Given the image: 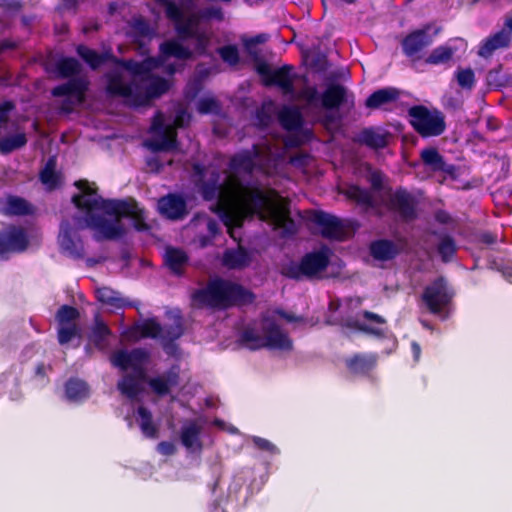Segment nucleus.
<instances>
[{"mask_svg":"<svg viewBox=\"0 0 512 512\" xmlns=\"http://www.w3.org/2000/svg\"><path fill=\"white\" fill-rule=\"evenodd\" d=\"M219 104L216 99L205 97L199 100L197 110L200 114H209L218 109Z\"/></svg>","mask_w":512,"mask_h":512,"instance_id":"nucleus-61","label":"nucleus"},{"mask_svg":"<svg viewBox=\"0 0 512 512\" xmlns=\"http://www.w3.org/2000/svg\"><path fill=\"white\" fill-rule=\"evenodd\" d=\"M281 126L287 130H299L303 125V116L296 107H284L278 114Z\"/></svg>","mask_w":512,"mask_h":512,"instance_id":"nucleus-39","label":"nucleus"},{"mask_svg":"<svg viewBox=\"0 0 512 512\" xmlns=\"http://www.w3.org/2000/svg\"><path fill=\"white\" fill-rule=\"evenodd\" d=\"M400 97L399 89L385 87L374 91L365 100V106L369 109H378L383 105L396 102Z\"/></svg>","mask_w":512,"mask_h":512,"instance_id":"nucleus-32","label":"nucleus"},{"mask_svg":"<svg viewBox=\"0 0 512 512\" xmlns=\"http://www.w3.org/2000/svg\"><path fill=\"white\" fill-rule=\"evenodd\" d=\"M269 40V35L266 33H260L253 37L243 39V46L247 54L250 56L254 63L255 71L258 73V66L260 63H267L262 55L261 50L258 47L259 44H263Z\"/></svg>","mask_w":512,"mask_h":512,"instance_id":"nucleus-36","label":"nucleus"},{"mask_svg":"<svg viewBox=\"0 0 512 512\" xmlns=\"http://www.w3.org/2000/svg\"><path fill=\"white\" fill-rule=\"evenodd\" d=\"M312 222L321 228V235L326 239L341 240L344 236V225L342 221L325 211H315Z\"/></svg>","mask_w":512,"mask_h":512,"instance_id":"nucleus-17","label":"nucleus"},{"mask_svg":"<svg viewBox=\"0 0 512 512\" xmlns=\"http://www.w3.org/2000/svg\"><path fill=\"white\" fill-rule=\"evenodd\" d=\"M2 212L10 216H24L31 213L30 204L23 198L10 195Z\"/></svg>","mask_w":512,"mask_h":512,"instance_id":"nucleus-47","label":"nucleus"},{"mask_svg":"<svg viewBox=\"0 0 512 512\" xmlns=\"http://www.w3.org/2000/svg\"><path fill=\"white\" fill-rule=\"evenodd\" d=\"M150 359V353L143 348H134L131 351L119 350L112 354L110 361L119 369L125 371L128 368L145 365Z\"/></svg>","mask_w":512,"mask_h":512,"instance_id":"nucleus-21","label":"nucleus"},{"mask_svg":"<svg viewBox=\"0 0 512 512\" xmlns=\"http://www.w3.org/2000/svg\"><path fill=\"white\" fill-rule=\"evenodd\" d=\"M164 7L166 18L174 24V29L178 35V40H185L186 34L182 33V29H187L190 33L199 31L197 29L200 20L199 12L184 17V11L173 0H161L160 2Z\"/></svg>","mask_w":512,"mask_h":512,"instance_id":"nucleus-10","label":"nucleus"},{"mask_svg":"<svg viewBox=\"0 0 512 512\" xmlns=\"http://www.w3.org/2000/svg\"><path fill=\"white\" fill-rule=\"evenodd\" d=\"M96 299L103 305L112 307L114 309H123L132 306L130 302L124 299L120 292L110 287H100L95 291Z\"/></svg>","mask_w":512,"mask_h":512,"instance_id":"nucleus-34","label":"nucleus"},{"mask_svg":"<svg viewBox=\"0 0 512 512\" xmlns=\"http://www.w3.org/2000/svg\"><path fill=\"white\" fill-rule=\"evenodd\" d=\"M89 89V81L85 77H73L65 83L55 86L51 90L54 97H73L77 104H82L86 99V93Z\"/></svg>","mask_w":512,"mask_h":512,"instance_id":"nucleus-19","label":"nucleus"},{"mask_svg":"<svg viewBox=\"0 0 512 512\" xmlns=\"http://www.w3.org/2000/svg\"><path fill=\"white\" fill-rule=\"evenodd\" d=\"M261 156V149L258 144H253L251 149H244L229 159L228 167L236 173L243 172L245 174H252L256 169V159Z\"/></svg>","mask_w":512,"mask_h":512,"instance_id":"nucleus-18","label":"nucleus"},{"mask_svg":"<svg viewBox=\"0 0 512 512\" xmlns=\"http://www.w3.org/2000/svg\"><path fill=\"white\" fill-rule=\"evenodd\" d=\"M56 165V158L54 156L49 157L39 174L40 181L49 189H55L60 184V176L56 172Z\"/></svg>","mask_w":512,"mask_h":512,"instance_id":"nucleus-46","label":"nucleus"},{"mask_svg":"<svg viewBox=\"0 0 512 512\" xmlns=\"http://www.w3.org/2000/svg\"><path fill=\"white\" fill-rule=\"evenodd\" d=\"M183 334L184 326L181 317L176 318L172 324L162 327L160 338L162 339L163 348L168 349L173 346L174 342Z\"/></svg>","mask_w":512,"mask_h":512,"instance_id":"nucleus-41","label":"nucleus"},{"mask_svg":"<svg viewBox=\"0 0 512 512\" xmlns=\"http://www.w3.org/2000/svg\"><path fill=\"white\" fill-rule=\"evenodd\" d=\"M194 303L216 310L242 308L254 303L256 295L243 285L222 277L208 280L206 286L191 294Z\"/></svg>","mask_w":512,"mask_h":512,"instance_id":"nucleus-2","label":"nucleus"},{"mask_svg":"<svg viewBox=\"0 0 512 512\" xmlns=\"http://www.w3.org/2000/svg\"><path fill=\"white\" fill-rule=\"evenodd\" d=\"M487 82L489 86H493L495 88H501L506 86L507 79L506 77L501 73V67L498 69L490 70L487 74Z\"/></svg>","mask_w":512,"mask_h":512,"instance_id":"nucleus-59","label":"nucleus"},{"mask_svg":"<svg viewBox=\"0 0 512 512\" xmlns=\"http://www.w3.org/2000/svg\"><path fill=\"white\" fill-rule=\"evenodd\" d=\"M189 257L180 248L168 247L165 252V264L176 276L184 274L183 267L188 263Z\"/></svg>","mask_w":512,"mask_h":512,"instance_id":"nucleus-35","label":"nucleus"},{"mask_svg":"<svg viewBox=\"0 0 512 512\" xmlns=\"http://www.w3.org/2000/svg\"><path fill=\"white\" fill-rule=\"evenodd\" d=\"M160 212L171 220H180L187 215V203L177 194H169L159 200Z\"/></svg>","mask_w":512,"mask_h":512,"instance_id":"nucleus-28","label":"nucleus"},{"mask_svg":"<svg viewBox=\"0 0 512 512\" xmlns=\"http://www.w3.org/2000/svg\"><path fill=\"white\" fill-rule=\"evenodd\" d=\"M454 51L450 46L441 45L431 51L425 59V63L430 65H439L449 62L453 57Z\"/></svg>","mask_w":512,"mask_h":512,"instance_id":"nucleus-50","label":"nucleus"},{"mask_svg":"<svg viewBox=\"0 0 512 512\" xmlns=\"http://www.w3.org/2000/svg\"><path fill=\"white\" fill-rule=\"evenodd\" d=\"M454 296L444 277L436 278L424 288L422 300L432 314H440L447 307Z\"/></svg>","mask_w":512,"mask_h":512,"instance_id":"nucleus-8","label":"nucleus"},{"mask_svg":"<svg viewBox=\"0 0 512 512\" xmlns=\"http://www.w3.org/2000/svg\"><path fill=\"white\" fill-rule=\"evenodd\" d=\"M65 394L71 401H82L89 396V386L81 379L70 378L65 383Z\"/></svg>","mask_w":512,"mask_h":512,"instance_id":"nucleus-42","label":"nucleus"},{"mask_svg":"<svg viewBox=\"0 0 512 512\" xmlns=\"http://www.w3.org/2000/svg\"><path fill=\"white\" fill-rule=\"evenodd\" d=\"M75 337H80V328L76 323L59 325L57 338L60 345L69 343Z\"/></svg>","mask_w":512,"mask_h":512,"instance_id":"nucleus-54","label":"nucleus"},{"mask_svg":"<svg viewBox=\"0 0 512 512\" xmlns=\"http://www.w3.org/2000/svg\"><path fill=\"white\" fill-rule=\"evenodd\" d=\"M251 262L248 250L242 246L236 249H227L222 258V264L228 269H243Z\"/></svg>","mask_w":512,"mask_h":512,"instance_id":"nucleus-33","label":"nucleus"},{"mask_svg":"<svg viewBox=\"0 0 512 512\" xmlns=\"http://www.w3.org/2000/svg\"><path fill=\"white\" fill-rule=\"evenodd\" d=\"M161 333V324L155 318H147L129 327L124 335L129 340L138 341L145 338H159Z\"/></svg>","mask_w":512,"mask_h":512,"instance_id":"nucleus-26","label":"nucleus"},{"mask_svg":"<svg viewBox=\"0 0 512 512\" xmlns=\"http://www.w3.org/2000/svg\"><path fill=\"white\" fill-rule=\"evenodd\" d=\"M181 32L186 34L185 40H195L194 49L192 50L184 46L178 39H168L159 45L160 55L164 59L173 57L178 60L186 61L193 59L195 55H207L210 37L206 32L199 30L195 33H190L185 28H183Z\"/></svg>","mask_w":512,"mask_h":512,"instance_id":"nucleus-6","label":"nucleus"},{"mask_svg":"<svg viewBox=\"0 0 512 512\" xmlns=\"http://www.w3.org/2000/svg\"><path fill=\"white\" fill-rule=\"evenodd\" d=\"M191 177L205 201L233 200L243 216L257 215L265 220L268 213L275 226L285 234L296 233V224L289 208L274 204V197L278 196L275 190L264 191L257 184H245L237 175H229L225 183H221L220 171L214 168L208 172L207 166L200 162L192 164Z\"/></svg>","mask_w":512,"mask_h":512,"instance_id":"nucleus-1","label":"nucleus"},{"mask_svg":"<svg viewBox=\"0 0 512 512\" xmlns=\"http://www.w3.org/2000/svg\"><path fill=\"white\" fill-rule=\"evenodd\" d=\"M27 144L26 134L21 132L0 138V152L7 155L15 150L21 149Z\"/></svg>","mask_w":512,"mask_h":512,"instance_id":"nucleus-49","label":"nucleus"},{"mask_svg":"<svg viewBox=\"0 0 512 512\" xmlns=\"http://www.w3.org/2000/svg\"><path fill=\"white\" fill-rule=\"evenodd\" d=\"M420 157L423 164L428 166L434 172H437L440 165L443 164L444 160V157L434 147L423 149L421 151Z\"/></svg>","mask_w":512,"mask_h":512,"instance_id":"nucleus-51","label":"nucleus"},{"mask_svg":"<svg viewBox=\"0 0 512 512\" xmlns=\"http://www.w3.org/2000/svg\"><path fill=\"white\" fill-rule=\"evenodd\" d=\"M280 274L288 279L299 281L304 276V272L302 270L301 261L296 263L294 261H290L286 264H283L280 268Z\"/></svg>","mask_w":512,"mask_h":512,"instance_id":"nucleus-56","label":"nucleus"},{"mask_svg":"<svg viewBox=\"0 0 512 512\" xmlns=\"http://www.w3.org/2000/svg\"><path fill=\"white\" fill-rule=\"evenodd\" d=\"M78 56L92 69L96 70L106 62L113 63L115 55L111 51L99 53L84 44L76 47Z\"/></svg>","mask_w":512,"mask_h":512,"instance_id":"nucleus-29","label":"nucleus"},{"mask_svg":"<svg viewBox=\"0 0 512 512\" xmlns=\"http://www.w3.org/2000/svg\"><path fill=\"white\" fill-rule=\"evenodd\" d=\"M344 326L347 328L355 329L368 335H373L378 338L385 337V331L382 328L373 327L365 323H361L356 319L349 318L345 321Z\"/></svg>","mask_w":512,"mask_h":512,"instance_id":"nucleus-53","label":"nucleus"},{"mask_svg":"<svg viewBox=\"0 0 512 512\" xmlns=\"http://www.w3.org/2000/svg\"><path fill=\"white\" fill-rule=\"evenodd\" d=\"M137 415L139 417V426L144 436L151 439L157 438L158 428L153 422L151 411L141 405L137 408Z\"/></svg>","mask_w":512,"mask_h":512,"instance_id":"nucleus-45","label":"nucleus"},{"mask_svg":"<svg viewBox=\"0 0 512 512\" xmlns=\"http://www.w3.org/2000/svg\"><path fill=\"white\" fill-rule=\"evenodd\" d=\"M238 344L251 351L265 348V335H261L256 328L247 326L240 333Z\"/></svg>","mask_w":512,"mask_h":512,"instance_id":"nucleus-37","label":"nucleus"},{"mask_svg":"<svg viewBox=\"0 0 512 512\" xmlns=\"http://www.w3.org/2000/svg\"><path fill=\"white\" fill-rule=\"evenodd\" d=\"M79 317V310L76 307L67 304L60 306L55 315V319L59 325H69L75 323Z\"/></svg>","mask_w":512,"mask_h":512,"instance_id":"nucleus-52","label":"nucleus"},{"mask_svg":"<svg viewBox=\"0 0 512 512\" xmlns=\"http://www.w3.org/2000/svg\"><path fill=\"white\" fill-rule=\"evenodd\" d=\"M391 133L381 127L363 128L355 138V142L374 150L388 146Z\"/></svg>","mask_w":512,"mask_h":512,"instance_id":"nucleus-24","label":"nucleus"},{"mask_svg":"<svg viewBox=\"0 0 512 512\" xmlns=\"http://www.w3.org/2000/svg\"><path fill=\"white\" fill-rule=\"evenodd\" d=\"M104 78L106 79L105 90L109 96L125 98L134 107L149 105L152 100L167 93L172 86L169 80L152 72L143 80L149 81L144 90H141L135 82L125 83L119 70L106 72Z\"/></svg>","mask_w":512,"mask_h":512,"instance_id":"nucleus-3","label":"nucleus"},{"mask_svg":"<svg viewBox=\"0 0 512 512\" xmlns=\"http://www.w3.org/2000/svg\"><path fill=\"white\" fill-rule=\"evenodd\" d=\"M58 243L62 253L79 260L84 257V244L69 220H63L60 224Z\"/></svg>","mask_w":512,"mask_h":512,"instance_id":"nucleus-14","label":"nucleus"},{"mask_svg":"<svg viewBox=\"0 0 512 512\" xmlns=\"http://www.w3.org/2000/svg\"><path fill=\"white\" fill-rule=\"evenodd\" d=\"M162 142L165 151L175 150L178 147L177 134L175 131L166 132L163 134Z\"/></svg>","mask_w":512,"mask_h":512,"instance_id":"nucleus-63","label":"nucleus"},{"mask_svg":"<svg viewBox=\"0 0 512 512\" xmlns=\"http://www.w3.org/2000/svg\"><path fill=\"white\" fill-rule=\"evenodd\" d=\"M431 29L430 24H425L420 29L411 31L402 39L401 47L406 57L420 58V54L433 43L434 36L430 33Z\"/></svg>","mask_w":512,"mask_h":512,"instance_id":"nucleus-12","label":"nucleus"},{"mask_svg":"<svg viewBox=\"0 0 512 512\" xmlns=\"http://www.w3.org/2000/svg\"><path fill=\"white\" fill-rule=\"evenodd\" d=\"M252 442L257 449L261 451H266L272 455L279 454L280 452L276 445H274L272 442L265 438L254 436L252 438Z\"/></svg>","mask_w":512,"mask_h":512,"instance_id":"nucleus-60","label":"nucleus"},{"mask_svg":"<svg viewBox=\"0 0 512 512\" xmlns=\"http://www.w3.org/2000/svg\"><path fill=\"white\" fill-rule=\"evenodd\" d=\"M113 64L127 70L131 75L141 77L143 81L150 73L161 65L158 58L147 57L142 61L123 59L115 56Z\"/></svg>","mask_w":512,"mask_h":512,"instance_id":"nucleus-23","label":"nucleus"},{"mask_svg":"<svg viewBox=\"0 0 512 512\" xmlns=\"http://www.w3.org/2000/svg\"><path fill=\"white\" fill-rule=\"evenodd\" d=\"M256 120H257V125L259 127L267 128L272 123V116L267 110H265L262 107L261 109H258L256 111Z\"/></svg>","mask_w":512,"mask_h":512,"instance_id":"nucleus-64","label":"nucleus"},{"mask_svg":"<svg viewBox=\"0 0 512 512\" xmlns=\"http://www.w3.org/2000/svg\"><path fill=\"white\" fill-rule=\"evenodd\" d=\"M95 211L84 212L86 227L95 231L94 239L96 241L117 240L126 234V229L120 222L108 220L101 215L95 214Z\"/></svg>","mask_w":512,"mask_h":512,"instance_id":"nucleus-9","label":"nucleus"},{"mask_svg":"<svg viewBox=\"0 0 512 512\" xmlns=\"http://www.w3.org/2000/svg\"><path fill=\"white\" fill-rule=\"evenodd\" d=\"M262 333L265 335V348L287 352L293 350L292 339L274 320H263Z\"/></svg>","mask_w":512,"mask_h":512,"instance_id":"nucleus-15","label":"nucleus"},{"mask_svg":"<svg viewBox=\"0 0 512 512\" xmlns=\"http://www.w3.org/2000/svg\"><path fill=\"white\" fill-rule=\"evenodd\" d=\"M388 206L399 214L401 219L412 221L417 218V201L415 197L403 187H398L390 196Z\"/></svg>","mask_w":512,"mask_h":512,"instance_id":"nucleus-16","label":"nucleus"},{"mask_svg":"<svg viewBox=\"0 0 512 512\" xmlns=\"http://www.w3.org/2000/svg\"><path fill=\"white\" fill-rule=\"evenodd\" d=\"M180 368L172 365L167 371L159 376L148 379L150 389L159 397L168 395L173 387L179 385Z\"/></svg>","mask_w":512,"mask_h":512,"instance_id":"nucleus-22","label":"nucleus"},{"mask_svg":"<svg viewBox=\"0 0 512 512\" xmlns=\"http://www.w3.org/2000/svg\"><path fill=\"white\" fill-rule=\"evenodd\" d=\"M199 17L202 20H217L219 22L224 20V13L221 7L210 6L199 11Z\"/></svg>","mask_w":512,"mask_h":512,"instance_id":"nucleus-58","label":"nucleus"},{"mask_svg":"<svg viewBox=\"0 0 512 512\" xmlns=\"http://www.w3.org/2000/svg\"><path fill=\"white\" fill-rule=\"evenodd\" d=\"M344 195L349 200L354 201L356 204L364 206L367 209L374 207V199L370 191L359 185L348 186L344 191Z\"/></svg>","mask_w":512,"mask_h":512,"instance_id":"nucleus-40","label":"nucleus"},{"mask_svg":"<svg viewBox=\"0 0 512 512\" xmlns=\"http://www.w3.org/2000/svg\"><path fill=\"white\" fill-rule=\"evenodd\" d=\"M378 356L375 353H356L346 359L347 369L355 375L369 376L376 368Z\"/></svg>","mask_w":512,"mask_h":512,"instance_id":"nucleus-27","label":"nucleus"},{"mask_svg":"<svg viewBox=\"0 0 512 512\" xmlns=\"http://www.w3.org/2000/svg\"><path fill=\"white\" fill-rule=\"evenodd\" d=\"M300 261L304 276L311 279L326 270L330 263V258L326 250H319L306 253Z\"/></svg>","mask_w":512,"mask_h":512,"instance_id":"nucleus-25","label":"nucleus"},{"mask_svg":"<svg viewBox=\"0 0 512 512\" xmlns=\"http://www.w3.org/2000/svg\"><path fill=\"white\" fill-rule=\"evenodd\" d=\"M437 252L443 263L453 261L457 253V244L454 238L448 234L441 236L437 244Z\"/></svg>","mask_w":512,"mask_h":512,"instance_id":"nucleus-48","label":"nucleus"},{"mask_svg":"<svg viewBox=\"0 0 512 512\" xmlns=\"http://www.w3.org/2000/svg\"><path fill=\"white\" fill-rule=\"evenodd\" d=\"M80 192L72 196V203L82 211L101 210L109 216H114L117 222L121 218L134 215L138 204L135 199H104L98 194L97 187H92L85 179L74 183Z\"/></svg>","mask_w":512,"mask_h":512,"instance_id":"nucleus-4","label":"nucleus"},{"mask_svg":"<svg viewBox=\"0 0 512 512\" xmlns=\"http://www.w3.org/2000/svg\"><path fill=\"white\" fill-rule=\"evenodd\" d=\"M55 70L59 78L79 77L81 64L74 57H62L55 63Z\"/></svg>","mask_w":512,"mask_h":512,"instance_id":"nucleus-43","label":"nucleus"},{"mask_svg":"<svg viewBox=\"0 0 512 512\" xmlns=\"http://www.w3.org/2000/svg\"><path fill=\"white\" fill-rule=\"evenodd\" d=\"M28 243L27 235L20 227L11 226L0 232V254L23 252Z\"/></svg>","mask_w":512,"mask_h":512,"instance_id":"nucleus-20","label":"nucleus"},{"mask_svg":"<svg viewBox=\"0 0 512 512\" xmlns=\"http://www.w3.org/2000/svg\"><path fill=\"white\" fill-rule=\"evenodd\" d=\"M221 59L230 66H236L240 62V55L236 45H225L217 49Z\"/></svg>","mask_w":512,"mask_h":512,"instance_id":"nucleus-55","label":"nucleus"},{"mask_svg":"<svg viewBox=\"0 0 512 512\" xmlns=\"http://www.w3.org/2000/svg\"><path fill=\"white\" fill-rule=\"evenodd\" d=\"M370 255L379 261H390L396 258L400 251L397 245L388 239L372 241L369 246Z\"/></svg>","mask_w":512,"mask_h":512,"instance_id":"nucleus-30","label":"nucleus"},{"mask_svg":"<svg viewBox=\"0 0 512 512\" xmlns=\"http://www.w3.org/2000/svg\"><path fill=\"white\" fill-rule=\"evenodd\" d=\"M201 432L202 426L196 420L185 421L180 432V440L182 445L187 449H201Z\"/></svg>","mask_w":512,"mask_h":512,"instance_id":"nucleus-31","label":"nucleus"},{"mask_svg":"<svg viewBox=\"0 0 512 512\" xmlns=\"http://www.w3.org/2000/svg\"><path fill=\"white\" fill-rule=\"evenodd\" d=\"M117 389L129 399L137 398L143 391L142 383L132 374H125L117 383Z\"/></svg>","mask_w":512,"mask_h":512,"instance_id":"nucleus-44","label":"nucleus"},{"mask_svg":"<svg viewBox=\"0 0 512 512\" xmlns=\"http://www.w3.org/2000/svg\"><path fill=\"white\" fill-rule=\"evenodd\" d=\"M408 116L410 125L422 137L440 136L446 130L445 116L438 109L414 105L409 108Z\"/></svg>","mask_w":512,"mask_h":512,"instance_id":"nucleus-7","label":"nucleus"},{"mask_svg":"<svg viewBox=\"0 0 512 512\" xmlns=\"http://www.w3.org/2000/svg\"><path fill=\"white\" fill-rule=\"evenodd\" d=\"M456 77L459 86L462 88L472 89L475 85V74L471 68L457 71Z\"/></svg>","mask_w":512,"mask_h":512,"instance_id":"nucleus-57","label":"nucleus"},{"mask_svg":"<svg viewBox=\"0 0 512 512\" xmlns=\"http://www.w3.org/2000/svg\"><path fill=\"white\" fill-rule=\"evenodd\" d=\"M130 218L133 219V226L135 230L140 232L149 230L150 226L145 221L143 210L138 206L135 209L134 215H131Z\"/></svg>","mask_w":512,"mask_h":512,"instance_id":"nucleus-62","label":"nucleus"},{"mask_svg":"<svg viewBox=\"0 0 512 512\" xmlns=\"http://www.w3.org/2000/svg\"><path fill=\"white\" fill-rule=\"evenodd\" d=\"M300 98L305 100L311 106H321L327 110H336L341 106L347 105L349 109L355 106V95L340 83L328 84L320 95L315 86L305 87L300 91Z\"/></svg>","mask_w":512,"mask_h":512,"instance_id":"nucleus-5","label":"nucleus"},{"mask_svg":"<svg viewBox=\"0 0 512 512\" xmlns=\"http://www.w3.org/2000/svg\"><path fill=\"white\" fill-rule=\"evenodd\" d=\"M512 34V15L505 18V26L498 32L483 39L479 45L477 54L479 57L488 59L500 49L508 48L511 42Z\"/></svg>","mask_w":512,"mask_h":512,"instance_id":"nucleus-13","label":"nucleus"},{"mask_svg":"<svg viewBox=\"0 0 512 512\" xmlns=\"http://www.w3.org/2000/svg\"><path fill=\"white\" fill-rule=\"evenodd\" d=\"M111 335V330L98 316L95 318L94 326L89 335L90 342L100 351L107 349V338Z\"/></svg>","mask_w":512,"mask_h":512,"instance_id":"nucleus-38","label":"nucleus"},{"mask_svg":"<svg viewBox=\"0 0 512 512\" xmlns=\"http://www.w3.org/2000/svg\"><path fill=\"white\" fill-rule=\"evenodd\" d=\"M291 70L290 65L272 70L268 63H260L257 74L261 76L264 86H277L285 95H288L294 92V78L290 75Z\"/></svg>","mask_w":512,"mask_h":512,"instance_id":"nucleus-11","label":"nucleus"}]
</instances>
